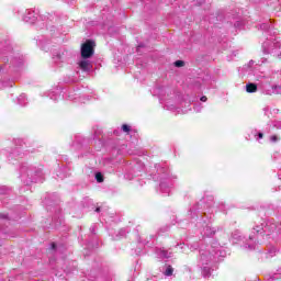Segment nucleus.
Listing matches in <instances>:
<instances>
[{"label": "nucleus", "instance_id": "0eeeda50", "mask_svg": "<svg viewBox=\"0 0 281 281\" xmlns=\"http://www.w3.org/2000/svg\"><path fill=\"white\" fill-rule=\"evenodd\" d=\"M37 19H38V13H36V11L26 10L23 21H25V23H36Z\"/></svg>", "mask_w": 281, "mask_h": 281}, {"label": "nucleus", "instance_id": "20e7f679", "mask_svg": "<svg viewBox=\"0 0 281 281\" xmlns=\"http://www.w3.org/2000/svg\"><path fill=\"white\" fill-rule=\"evenodd\" d=\"M95 47V42L88 40L86 43L81 45V58H91L93 56Z\"/></svg>", "mask_w": 281, "mask_h": 281}, {"label": "nucleus", "instance_id": "b1692460", "mask_svg": "<svg viewBox=\"0 0 281 281\" xmlns=\"http://www.w3.org/2000/svg\"><path fill=\"white\" fill-rule=\"evenodd\" d=\"M261 30H269V26L267 24H262Z\"/></svg>", "mask_w": 281, "mask_h": 281}, {"label": "nucleus", "instance_id": "9d476101", "mask_svg": "<svg viewBox=\"0 0 281 281\" xmlns=\"http://www.w3.org/2000/svg\"><path fill=\"white\" fill-rule=\"evenodd\" d=\"M157 255L160 257V258H170V256H172V252H169L168 250H165V249H159L157 251Z\"/></svg>", "mask_w": 281, "mask_h": 281}, {"label": "nucleus", "instance_id": "aec40b11", "mask_svg": "<svg viewBox=\"0 0 281 281\" xmlns=\"http://www.w3.org/2000/svg\"><path fill=\"white\" fill-rule=\"evenodd\" d=\"M196 249H199V244H193V245L190 246L191 251H194Z\"/></svg>", "mask_w": 281, "mask_h": 281}, {"label": "nucleus", "instance_id": "f257e3e1", "mask_svg": "<svg viewBox=\"0 0 281 281\" xmlns=\"http://www.w3.org/2000/svg\"><path fill=\"white\" fill-rule=\"evenodd\" d=\"M40 175L41 172H37L27 165H24L20 168V178L26 186H30V183H38Z\"/></svg>", "mask_w": 281, "mask_h": 281}, {"label": "nucleus", "instance_id": "c756f323", "mask_svg": "<svg viewBox=\"0 0 281 281\" xmlns=\"http://www.w3.org/2000/svg\"><path fill=\"white\" fill-rule=\"evenodd\" d=\"M248 249H254V246H248Z\"/></svg>", "mask_w": 281, "mask_h": 281}, {"label": "nucleus", "instance_id": "a211bd4d", "mask_svg": "<svg viewBox=\"0 0 281 281\" xmlns=\"http://www.w3.org/2000/svg\"><path fill=\"white\" fill-rule=\"evenodd\" d=\"M128 231L126 229V228H123V229H121L120 232H119V234H120V236H122V237H124V236H126V233H127Z\"/></svg>", "mask_w": 281, "mask_h": 281}, {"label": "nucleus", "instance_id": "4468645a", "mask_svg": "<svg viewBox=\"0 0 281 281\" xmlns=\"http://www.w3.org/2000/svg\"><path fill=\"white\" fill-rule=\"evenodd\" d=\"M172 273H175V269L172 268V266H166L164 276L170 277L172 276Z\"/></svg>", "mask_w": 281, "mask_h": 281}, {"label": "nucleus", "instance_id": "f03ea898", "mask_svg": "<svg viewBox=\"0 0 281 281\" xmlns=\"http://www.w3.org/2000/svg\"><path fill=\"white\" fill-rule=\"evenodd\" d=\"M262 47L265 54H273L274 56L280 58L281 42L277 37L263 42Z\"/></svg>", "mask_w": 281, "mask_h": 281}, {"label": "nucleus", "instance_id": "f8f14e48", "mask_svg": "<svg viewBox=\"0 0 281 281\" xmlns=\"http://www.w3.org/2000/svg\"><path fill=\"white\" fill-rule=\"evenodd\" d=\"M204 236L211 237L214 236V234H216V231H214V228L206 226L204 229Z\"/></svg>", "mask_w": 281, "mask_h": 281}, {"label": "nucleus", "instance_id": "ddd939ff", "mask_svg": "<svg viewBox=\"0 0 281 281\" xmlns=\"http://www.w3.org/2000/svg\"><path fill=\"white\" fill-rule=\"evenodd\" d=\"M50 100H58L60 99V90L56 89V91H53L49 93Z\"/></svg>", "mask_w": 281, "mask_h": 281}, {"label": "nucleus", "instance_id": "bb28decb", "mask_svg": "<svg viewBox=\"0 0 281 281\" xmlns=\"http://www.w3.org/2000/svg\"><path fill=\"white\" fill-rule=\"evenodd\" d=\"M0 218H8V215L2 214V215H0Z\"/></svg>", "mask_w": 281, "mask_h": 281}, {"label": "nucleus", "instance_id": "423d86ee", "mask_svg": "<svg viewBox=\"0 0 281 281\" xmlns=\"http://www.w3.org/2000/svg\"><path fill=\"white\" fill-rule=\"evenodd\" d=\"M79 68L81 69V71H85L86 74H89V71H91V69H93V64L91 63V60H89V58H82L79 63Z\"/></svg>", "mask_w": 281, "mask_h": 281}, {"label": "nucleus", "instance_id": "39448f33", "mask_svg": "<svg viewBox=\"0 0 281 281\" xmlns=\"http://www.w3.org/2000/svg\"><path fill=\"white\" fill-rule=\"evenodd\" d=\"M172 180L169 178H165L160 181V191L164 194H170V188H172Z\"/></svg>", "mask_w": 281, "mask_h": 281}, {"label": "nucleus", "instance_id": "2eb2a0df", "mask_svg": "<svg viewBox=\"0 0 281 281\" xmlns=\"http://www.w3.org/2000/svg\"><path fill=\"white\" fill-rule=\"evenodd\" d=\"M95 180L98 181V183H102V181H104L101 172L95 173Z\"/></svg>", "mask_w": 281, "mask_h": 281}, {"label": "nucleus", "instance_id": "6ab92c4d", "mask_svg": "<svg viewBox=\"0 0 281 281\" xmlns=\"http://www.w3.org/2000/svg\"><path fill=\"white\" fill-rule=\"evenodd\" d=\"M175 65H176V67H183L184 63H183V60H177L175 63Z\"/></svg>", "mask_w": 281, "mask_h": 281}, {"label": "nucleus", "instance_id": "4be33fe9", "mask_svg": "<svg viewBox=\"0 0 281 281\" xmlns=\"http://www.w3.org/2000/svg\"><path fill=\"white\" fill-rule=\"evenodd\" d=\"M255 232H257V234H260V232H262V227L257 226L256 228H254Z\"/></svg>", "mask_w": 281, "mask_h": 281}, {"label": "nucleus", "instance_id": "393cba45", "mask_svg": "<svg viewBox=\"0 0 281 281\" xmlns=\"http://www.w3.org/2000/svg\"><path fill=\"white\" fill-rule=\"evenodd\" d=\"M254 64H255V61H254V60H250V61L248 63V67H254Z\"/></svg>", "mask_w": 281, "mask_h": 281}, {"label": "nucleus", "instance_id": "c85d7f7f", "mask_svg": "<svg viewBox=\"0 0 281 281\" xmlns=\"http://www.w3.org/2000/svg\"><path fill=\"white\" fill-rule=\"evenodd\" d=\"M95 212H100V207H97V209H95Z\"/></svg>", "mask_w": 281, "mask_h": 281}, {"label": "nucleus", "instance_id": "cd10ccee", "mask_svg": "<svg viewBox=\"0 0 281 281\" xmlns=\"http://www.w3.org/2000/svg\"><path fill=\"white\" fill-rule=\"evenodd\" d=\"M53 249H56V244H52Z\"/></svg>", "mask_w": 281, "mask_h": 281}, {"label": "nucleus", "instance_id": "f3484780", "mask_svg": "<svg viewBox=\"0 0 281 281\" xmlns=\"http://www.w3.org/2000/svg\"><path fill=\"white\" fill-rule=\"evenodd\" d=\"M233 238L235 240H240V232L236 231L235 233H233Z\"/></svg>", "mask_w": 281, "mask_h": 281}, {"label": "nucleus", "instance_id": "7ed1b4c3", "mask_svg": "<svg viewBox=\"0 0 281 281\" xmlns=\"http://www.w3.org/2000/svg\"><path fill=\"white\" fill-rule=\"evenodd\" d=\"M221 256V250H200V265H210L216 262Z\"/></svg>", "mask_w": 281, "mask_h": 281}, {"label": "nucleus", "instance_id": "1a4fd4ad", "mask_svg": "<svg viewBox=\"0 0 281 281\" xmlns=\"http://www.w3.org/2000/svg\"><path fill=\"white\" fill-rule=\"evenodd\" d=\"M246 91L247 93H256V91H258V86H256V83H248L246 85Z\"/></svg>", "mask_w": 281, "mask_h": 281}, {"label": "nucleus", "instance_id": "6e6552de", "mask_svg": "<svg viewBox=\"0 0 281 281\" xmlns=\"http://www.w3.org/2000/svg\"><path fill=\"white\" fill-rule=\"evenodd\" d=\"M272 93L276 94V95L280 94L281 93V86H272L271 90L266 91L267 95H272Z\"/></svg>", "mask_w": 281, "mask_h": 281}, {"label": "nucleus", "instance_id": "412c9836", "mask_svg": "<svg viewBox=\"0 0 281 281\" xmlns=\"http://www.w3.org/2000/svg\"><path fill=\"white\" fill-rule=\"evenodd\" d=\"M270 142H273V143L278 142V136H276V135L271 136Z\"/></svg>", "mask_w": 281, "mask_h": 281}, {"label": "nucleus", "instance_id": "dca6fc26", "mask_svg": "<svg viewBox=\"0 0 281 281\" xmlns=\"http://www.w3.org/2000/svg\"><path fill=\"white\" fill-rule=\"evenodd\" d=\"M122 131H124V133H131V126H128L127 124H123Z\"/></svg>", "mask_w": 281, "mask_h": 281}, {"label": "nucleus", "instance_id": "a878e982", "mask_svg": "<svg viewBox=\"0 0 281 281\" xmlns=\"http://www.w3.org/2000/svg\"><path fill=\"white\" fill-rule=\"evenodd\" d=\"M258 137H259V139H262L263 134H262V133H259V134H258Z\"/></svg>", "mask_w": 281, "mask_h": 281}, {"label": "nucleus", "instance_id": "9b49d317", "mask_svg": "<svg viewBox=\"0 0 281 281\" xmlns=\"http://www.w3.org/2000/svg\"><path fill=\"white\" fill-rule=\"evenodd\" d=\"M18 104H20V106H25L27 104V97L25 94H21L18 98Z\"/></svg>", "mask_w": 281, "mask_h": 281}, {"label": "nucleus", "instance_id": "5701e85b", "mask_svg": "<svg viewBox=\"0 0 281 281\" xmlns=\"http://www.w3.org/2000/svg\"><path fill=\"white\" fill-rule=\"evenodd\" d=\"M201 102H207V97H205V95H203V97H201Z\"/></svg>", "mask_w": 281, "mask_h": 281}]
</instances>
